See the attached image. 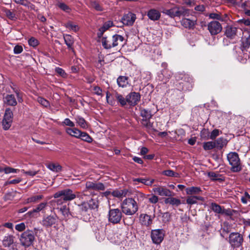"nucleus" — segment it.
Masks as SVG:
<instances>
[{
  "mask_svg": "<svg viewBox=\"0 0 250 250\" xmlns=\"http://www.w3.org/2000/svg\"><path fill=\"white\" fill-rule=\"evenodd\" d=\"M13 92L15 94H7L3 96V101L4 104L8 106H15L18 102L22 103V93L16 87H12Z\"/></svg>",
  "mask_w": 250,
  "mask_h": 250,
  "instance_id": "nucleus-1",
  "label": "nucleus"
},
{
  "mask_svg": "<svg viewBox=\"0 0 250 250\" xmlns=\"http://www.w3.org/2000/svg\"><path fill=\"white\" fill-rule=\"evenodd\" d=\"M53 197L54 198L58 199L55 201L58 205H61L64 202L70 201L76 198L75 193L69 188L57 191L54 194Z\"/></svg>",
  "mask_w": 250,
  "mask_h": 250,
  "instance_id": "nucleus-2",
  "label": "nucleus"
},
{
  "mask_svg": "<svg viewBox=\"0 0 250 250\" xmlns=\"http://www.w3.org/2000/svg\"><path fill=\"white\" fill-rule=\"evenodd\" d=\"M121 208L122 212L127 215L134 214L138 209L137 202L132 198L125 199L121 204Z\"/></svg>",
  "mask_w": 250,
  "mask_h": 250,
  "instance_id": "nucleus-3",
  "label": "nucleus"
},
{
  "mask_svg": "<svg viewBox=\"0 0 250 250\" xmlns=\"http://www.w3.org/2000/svg\"><path fill=\"white\" fill-rule=\"evenodd\" d=\"M162 12L171 18L185 16L189 14L188 10L184 7L174 6L169 9L163 8Z\"/></svg>",
  "mask_w": 250,
  "mask_h": 250,
  "instance_id": "nucleus-4",
  "label": "nucleus"
},
{
  "mask_svg": "<svg viewBox=\"0 0 250 250\" xmlns=\"http://www.w3.org/2000/svg\"><path fill=\"white\" fill-rule=\"evenodd\" d=\"M35 239V237L33 231L29 229L22 232L20 236V243L25 247H29L31 246Z\"/></svg>",
  "mask_w": 250,
  "mask_h": 250,
  "instance_id": "nucleus-5",
  "label": "nucleus"
},
{
  "mask_svg": "<svg viewBox=\"0 0 250 250\" xmlns=\"http://www.w3.org/2000/svg\"><path fill=\"white\" fill-rule=\"evenodd\" d=\"M229 164L231 166V170L233 172H238L241 170L240 159L236 152H230L227 155Z\"/></svg>",
  "mask_w": 250,
  "mask_h": 250,
  "instance_id": "nucleus-6",
  "label": "nucleus"
},
{
  "mask_svg": "<svg viewBox=\"0 0 250 250\" xmlns=\"http://www.w3.org/2000/svg\"><path fill=\"white\" fill-rule=\"evenodd\" d=\"M122 212L119 208L110 209L108 214L109 222L114 224L119 223L122 218Z\"/></svg>",
  "mask_w": 250,
  "mask_h": 250,
  "instance_id": "nucleus-7",
  "label": "nucleus"
},
{
  "mask_svg": "<svg viewBox=\"0 0 250 250\" xmlns=\"http://www.w3.org/2000/svg\"><path fill=\"white\" fill-rule=\"evenodd\" d=\"M243 239L242 236L238 232H232L229 236V242L231 247L238 248L241 246Z\"/></svg>",
  "mask_w": 250,
  "mask_h": 250,
  "instance_id": "nucleus-8",
  "label": "nucleus"
},
{
  "mask_svg": "<svg viewBox=\"0 0 250 250\" xmlns=\"http://www.w3.org/2000/svg\"><path fill=\"white\" fill-rule=\"evenodd\" d=\"M153 188L152 191L155 194L161 196L170 197L173 195V192L170 189L164 186H154Z\"/></svg>",
  "mask_w": 250,
  "mask_h": 250,
  "instance_id": "nucleus-9",
  "label": "nucleus"
},
{
  "mask_svg": "<svg viewBox=\"0 0 250 250\" xmlns=\"http://www.w3.org/2000/svg\"><path fill=\"white\" fill-rule=\"evenodd\" d=\"M164 231L162 229H156L151 230V237L153 242L159 244L164 239Z\"/></svg>",
  "mask_w": 250,
  "mask_h": 250,
  "instance_id": "nucleus-10",
  "label": "nucleus"
},
{
  "mask_svg": "<svg viewBox=\"0 0 250 250\" xmlns=\"http://www.w3.org/2000/svg\"><path fill=\"white\" fill-rule=\"evenodd\" d=\"M181 80L180 84H182L183 90H190L192 88V79L188 74L182 75Z\"/></svg>",
  "mask_w": 250,
  "mask_h": 250,
  "instance_id": "nucleus-11",
  "label": "nucleus"
},
{
  "mask_svg": "<svg viewBox=\"0 0 250 250\" xmlns=\"http://www.w3.org/2000/svg\"><path fill=\"white\" fill-rule=\"evenodd\" d=\"M208 30L212 35L219 33L222 29L221 24L217 21H212L208 24Z\"/></svg>",
  "mask_w": 250,
  "mask_h": 250,
  "instance_id": "nucleus-12",
  "label": "nucleus"
},
{
  "mask_svg": "<svg viewBox=\"0 0 250 250\" xmlns=\"http://www.w3.org/2000/svg\"><path fill=\"white\" fill-rule=\"evenodd\" d=\"M105 189L104 185L102 183H96L88 181L85 184V189L87 192L88 190H104Z\"/></svg>",
  "mask_w": 250,
  "mask_h": 250,
  "instance_id": "nucleus-13",
  "label": "nucleus"
},
{
  "mask_svg": "<svg viewBox=\"0 0 250 250\" xmlns=\"http://www.w3.org/2000/svg\"><path fill=\"white\" fill-rule=\"evenodd\" d=\"M127 103L131 106L136 105L140 100L141 96L138 92H132L126 95Z\"/></svg>",
  "mask_w": 250,
  "mask_h": 250,
  "instance_id": "nucleus-14",
  "label": "nucleus"
},
{
  "mask_svg": "<svg viewBox=\"0 0 250 250\" xmlns=\"http://www.w3.org/2000/svg\"><path fill=\"white\" fill-rule=\"evenodd\" d=\"M136 19V15L129 12L125 14L122 18V22L124 25L126 26H132Z\"/></svg>",
  "mask_w": 250,
  "mask_h": 250,
  "instance_id": "nucleus-15",
  "label": "nucleus"
},
{
  "mask_svg": "<svg viewBox=\"0 0 250 250\" xmlns=\"http://www.w3.org/2000/svg\"><path fill=\"white\" fill-rule=\"evenodd\" d=\"M57 221L56 215H49L43 218L42 225L45 227H51L56 224Z\"/></svg>",
  "mask_w": 250,
  "mask_h": 250,
  "instance_id": "nucleus-16",
  "label": "nucleus"
},
{
  "mask_svg": "<svg viewBox=\"0 0 250 250\" xmlns=\"http://www.w3.org/2000/svg\"><path fill=\"white\" fill-rule=\"evenodd\" d=\"M147 16L150 20L155 21L159 20L161 13L155 9H151L148 11Z\"/></svg>",
  "mask_w": 250,
  "mask_h": 250,
  "instance_id": "nucleus-17",
  "label": "nucleus"
},
{
  "mask_svg": "<svg viewBox=\"0 0 250 250\" xmlns=\"http://www.w3.org/2000/svg\"><path fill=\"white\" fill-rule=\"evenodd\" d=\"M215 144V148L218 150H221L224 146H226L228 144L227 139L220 137L214 141Z\"/></svg>",
  "mask_w": 250,
  "mask_h": 250,
  "instance_id": "nucleus-18",
  "label": "nucleus"
},
{
  "mask_svg": "<svg viewBox=\"0 0 250 250\" xmlns=\"http://www.w3.org/2000/svg\"><path fill=\"white\" fill-rule=\"evenodd\" d=\"M209 17L210 19L217 20L221 21L226 22L229 20V17L227 14L222 15L220 13H210L209 15Z\"/></svg>",
  "mask_w": 250,
  "mask_h": 250,
  "instance_id": "nucleus-19",
  "label": "nucleus"
},
{
  "mask_svg": "<svg viewBox=\"0 0 250 250\" xmlns=\"http://www.w3.org/2000/svg\"><path fill=\"white\" fill-rule=\"evenodd\" d=\"M113 26V23L111 21H108L105 22L103 26L99 29V32L98 33V37H101L105 31Z\"/></svg>",
  "mask_w": 250,
  "mask_h": 250,
  "instance_id": "nucleus-20",
  "label": "nucleus"
},
{
  "mask_svg": "<svg viewBox=\"0 0 250 250\" xmlns=\"http://www.w3.org/2000/svg\"><path fill=\"white\" fill-rule=\"evenodd\" d=\"M197 201H204V198L201 196L191 195L188 196L186 200L187 203L190 205L197 204Z\"/></svg>",
  "mask_w": 250,
  "mask_h": 250,
  "instance_id": "nucleus-21",
  "label": "nucleus"
},
{
  "mask_svg": "<svg viewBox=\"0 0 250 250\" xmlns=\"http://www.w3.org/2000/svg\"><path fill=\"white\" fill-rule=\"evenodd\" d=\"M140 219L142 224L146 226H149L152 222L150 216L146 214H141Z\"/></svg>",
  "mask_w": 250,
  "mask_h": 250,
  "instance_id": "nucleus-22",
  "label": "nucleus"
},
{
  "mask_svg": "<svg viewBox=\"0 0 250 250\" xmlns=\"http://www.w3.org/2000/svg\"><path fill=\"white\" fill-rule=\"evenodd\" d=\"M237 28L232 26H228L226 27L225 35L228 38L232 39L236 36Z\"/></svg>",
  "mask_w": 250,
  "mask_h": 250,
  "instance_id": "nucleus-23",
  "label": "nucleus"
},
{
  "mask_svg": "<svg viewBox=\"0 0 250 250\" xmlns=\"http://www.w3.org/2000/svg\"><path fill=\"white\" fill-rule=\"evenodd\" d=\"M65 131L68 135L77 138H79L82 132L76 128L70 127L66 128Z\"/></svg>",
  "mask_w": 250,
  "mask_h": 250,
  "instance_id": "nucleus-24",
  "label": "nucleus"
},
{
  "mask_svg": "<svg viewBox=\"0 0 250 250\" xmlns=\"http://www.w3.org/2000/svg\"><path fill=\"white\" fill-rule=\"evenodd\" d=\"M164 202L166 204H169L172 206H176L177 207L181 204V202L180 199L171 196L165 198Z\"/></svg>",
  "mask_w": 250,
  "mask_h": 250,
  "instance_id": "nucleus-25",
  "label": "nucleus"
},
{
  "mask_svg": "<svg viewBox=\"0 0 250 250\" xmlns=\"http://www.w3.org/2000/svg\"><path fill=\"white\" fill-rule=\"evenodd\" d=\"M127 193L126 189H116L112 191L111 195L119 199H122L125 197Z\"/></svg>",
  "mask_w": 250,
  "mask_h": 250,
  "instance_id": "nucleus-26",
  "label": "nucleus"
},
{
  "mask_svg": "<svg viewBox=\"0 0 250 250\" xmlns=\"http://www.w3.org/2000/svg\"><path fill=\"white\" fill-rule=\"evenodd\" d=\"M46 167L51 171L56 173L62 170V167L58 163H50L46 165Z\"/></svg>",
  "mask_w": 250,
  "mask_h": 250,
  "instance_id": "nucleus-27",
  "label": "nucleus"
},
{
  "mask_svg": "<svg viewBox=\"0 0 250 250\" xmlns=\"http://www.w3.org/2000/svg\"><path fill=\"white\" fill-rule=\"evenodd\" d=\"M124 40V37L120 35L116 34L112 36V46L114 47L121 43H122Z\"/></svg>",
  "mask_w": 250,
  "mask_h": 250,
  "instance_id": "nucleus-28",
  "label": "nucleus"
},
{
  "mask_svg": "<svg viewBox=\"0 0 250 250\" xmlns=\"http://www.w3.org/2000/svg\"><path fill=\"white\" fill-rule=\"evenodd\" d=\"M133 181L138 182L139 183H141L143 184L144 185L147 186H151L154 182V179H149V178H135L133 180Z\"/></svg>",
  "mask_w": 250,
  "mask_h": 250,
  "instance_id": "nucleus-29",
  "label": "nucleus"
},
{
  "mask_svg": "<svg viewBox=\"0 0 250 250\" xmlns=\"http://www.w3.org/2000/svg\"><path fill=\"white\" fill-rule=\"evenodd\" d=\"M181 24L185 28H191L195 24V21L189 19L184 18L181 21Z\"/></svg>",
  "mask_w": 250,
  "mask_h": 250,
  "instance_id": "nucleus-30",
  "label": "nucleus"
},
{
  "mask_svg": "<svg viewBox=\"0 0 250 250\" xmlns=\"http://www.w3.org/2000/svg\"><path fill=\"white\" fill-rule=\"evenodd\" d=\"M14 242V236L8 234L5 236L2 240V245L5 247H10Z\"/></svg>",
  "mask_w": 250,
  "mask_h": 250,
  "instance_id": "nucleus-31",
  "label": "nucleus"
},
{
  "mask_svg": "<svg viewBox=\"0 0 250 250\" xmlns=\"http://www.w3.org/2000/svg\"><path fill=\"white\" fill-rule=\"evenodd\" d=\"M208 175L210 179L212 181L222 182L224 180V178L222 176V175L214 172H209Z\"/></svg>",
  "mask_w": 250,
  "mask_h": 250,
  "instance_id": "nucleus-32",
  "label": "nucleus"
},
{
  "mask_svg": "<svg viewBox=\"0 0 250 250\" xmlns=\"http://www.w3.org/2000/svg\"><path fill=\"white\" fill-rule=\"evenodd\" d=\"M187 194L192 195L199 193L202 191L200 188L197 187H191L186 189Z\"/></svg>",
  "mask_w": 250,
  "mask_h": 250,
  "instance_id": "nucleus-33",
  "label": "nucleus"
},
{
  "mask_svg": "<svg viewBox=\"0 0 250 250\" xmlns=\"http://www.w3.org/2000/svg\"><path fill=\"white\" fill-rule=\"evenodd\" d=\"M57 209L61 213L62 215L63 218H67L69 217L70 215L69 208L66 206H62L61 208H57Z\"/></svg>",
  "mask_w": 250,
  "mask_h": 250,
  "instance_id": "nucleus-34",
  "label": "nucleus"
},
{
  "mask_svg": "<svg viewBox=\"0 0 250 250\" xmlns=\"http://www.w3.org/2000/svg\"><path fill=\"white\" fill-rule=\"evenodd\" d=\"M141 124L148 132L153 129V123L149 121V119H143L141 121Z\"/></svg>",
  "mask_w": 250,
  "mask_h": 250,
  "instance_id": "nucleus-35",
  "label": "nucleus"
},
{
  "mask_svg": "<svg viewBox=\"0 0 250 250\" xmlns=\"http://www.w3.org/2000/svg\"><path fill=\"white\" fill-rule=\"evenodd\" d=\"M63 39L68 48L72 49V46L74 42L73 38L70 35L65 34L63 35Z\"/></svg>",
  "mask_w": 250,
  "mask_h": 250,
  "instance_id": "nucleus-36",
  "label": "nucleus"
},
{
  "mask_svg": "<svg viewBox=\"0 0 250 250\" xmlns=\"http://www.w3.org/2000/svg\"><path fill=\"white\" fill-rule=\"evenodd\" d=\"M43 196L42 195H34L27 198L25 201V204L29 203H35L41 200L43 198Z\"/></svg>",
  "mask_w": 250,
  "mask_h": 250,
  "instance_id": "nucleus-37",
  "label": "nucleus"
},
{
  "mask_svg": "<svg viewBox=\"0 0 250 250\" xmlns=\"http://www.w3.org/2000/svg\"><path fill=\"white\" fill-rule=\"evenodd\" d=\"M76 123L78 125L83 128H87L88 127V124L84 119L81 116H77L75 118Z\"/></svg>",
  "mask_w": 250,
  "mask_h": 250,
  "instance_id": "nucleus-38",
  "label": "nucleus"
},
{
  "mask_svg": "<svg viewBox=\"0 0 250 250\" xmlns=\"http://www.w3.org/2000/svg\"><path fill=\"white\" fill-rule=\"evenodd\" d=\"M211 208L213 211L219 214H224L225 212L224 208H223L220 205L215 203H211Z\"/></svg>",
  "mask_w": 250,
  "mask_h": 250,
  "instance_id": "nucleus-39",
  "label": "nucleus"
},
{
  "mask_svg": "<svg viewBox=\"0 0 250 250\" xmlns=\"http://www.w3.org/2000/svg\"><path fill=\"white\" fill-rule=\"evenodd\" d=\"M128 77L125 76H120L117 80V83L120 87H126L128 84Z\"/></svg>",
  "mask_w": 250,
  "mask_h": 250,
  "instance_id": "nucleus-40",
  "label": "nucleus"
},
{
  "mask_svg": "<svg viewBox=\"0 0 250 250\" xmlns=\"http://www.w3.org/2000/svg\"><path fill=\"white\" fill-rule=\"evenodd\" d=\"M115 97L122 106L125 105L127 103L126 97L125 98L121 94L116 92L115 93Z\"/></svg>",
  "mask_w": 250,
  "mask_h": 250,
  "instance_id": "nucleus-41",
  "label": "nucleus"
},
{
  "mask_svg": "<svg viewBox=\"0 0 250 250\" xmlns=\"http://www.w3.org/2000/svg\"><path fill=\"white\" fill-rule=\"evenodd\" d=\"M102 43L105 49H110L113 47L112 46V39L107 40L106 37H103L102 39Z\"/></svg>",
  "mask_w": 250,
  "mask_h": 250,
  "instance_id": "nucleus-42",
  "label": "nucleus"
},
{
  "mask_svg": "<svg viewBox=\"0 0 250 250\" xmlns=\"http://www.w3.org/2000/svg\"><path fill=\"white\" fill-rule=\"evenodd\" d=\"M79 138L87 143H91L93 139L86 132H81Z\"/></svg>",
  "mask_w": 250,
  "mask_h": 250,
  "instance_id": "nucleus-43",
  "label": "nucleus"
},
{
  "mask_svg": "<svg viewBox=\"0 0 250 250\" xmlns=\"http://www.w3.org/2000/svg\"><path fill=\"white\" fill-rule=\"evenodd\" d=\"M140 114L143 119H150L152 117L150 111L146 109H141Z\"/></svg>",
  "mask_w": 250,
  "mask_h": 250,
  "instance_id": "nucleus-44",
  "label": "nucleus"
},
{
  "mask_svg": "<svg viewBox=\"0 0 250 250\" xmlns=\"http://www.w3.org/2000/svg\"><path fill=\"white\" fill-rule=\"evenodd\" d=\"M65 27L68 29L75 32H77L79 29L78 25L77 24H74L71 21H69L66 23L65 24Z\"/></svg>",
  "mask_w": 250,
  "mask_h": 250,
  "instance_id": "nucleus-45",
  "label": "nucleus"
},
{
  "mask_svg": "<svg viewBox=\"0 0 250 250\" xmlns=\"http://www.w3.org/2000/svg\"><path fill=\"white\" fill-rule=\"evenodd\" d=\"M47 204V202L41 203L39 204L35 208L33 209L32 211L29 212V213H31L32 212H39L41 211H42L46 208Z\"/></svg>",
  "mask_w": 250,
  "mask_h": 250,
  "instance_id": "nucleus-46",
  "label": "nucleus"
},
{
  "mask_svg": "<svg viewBox=\"0 0 250 250\" xmlns=\"http://www.w3.org/2000/svg\"><path fill=\"white\" fill-rule=\"evenodd\" d=\"M203 148L205 150H208L215 148V144L214 141H208L203 143Z\"/></svg>",
  "mask_w": 250,
  "mask_h": 250,
  "instance_id": "nucleus-47",
  "label": "nucleus"
},
{
  "mask_svg": "<svg viewBox=\"0 0 250 250\" xmlns=\"http://www.w3.org/2000/svg\"><path fill=\"white\" fill-rule=\"evenodd\" d=\"M87 203L90 209H95L98 208V202L96 199H91Z\"/></svg>",
  "mask_w": 250,
  "mask_h": 250,
  "instance_id": "nucleus-48",
  "label": "nucleus"
},
{
  "mask_svg": "<svg viewBox=\"0 0 250 250\" xmlns=\"http://www.w3.org/2000/svg\"><path fill=\"white\" fill-rule=\"evenodd\" d=\"M3 119L12 122L13 112L10 109H6Z\"/></svg>",
  "mask_w": 250,
  "mask_h": 250,
  "instance_id": "nucleus-49",
  "label": "nucleus"
},
{
  "mask_svg": "<svg viewBox=\"0 0 250 250\" xmlns=\"http://www.w3.org/2000/svg\"><path fill=\"white\" fill-rule=\"evenodd\" d=\"M4 12L6 17L10 20L15 21L17 19L15 13L11 11L10 10L5 9Z\"/></svg>",
  "mask_w": 250,
  "mask_h": 250,
  "instance_id": "nucleus-50",
  "label": "nucleus"
},
{
  "mask_svg": "<svg viewBox=\"0 0 250 250\" xmlns=\"http://www.w3.org/2000/svg\"><path fill=\"white\" fill-rule=\"evenodd\" d=\"M162 174L164 175L169 177H178V173H175L173 170L170 169L163 171Z\"/></svg>",
  "mask_w": 250,
  "mask_h": 250,
  "instance_id": "nucleus-51",
  "label": "nucleus"
},
{
  "mask_svg": "<svg viewBox=\"0 0 250 250\" xmlns=\"http://www.w3.org/2000/svg\"><path fill=\"white\" fill-rule=\"evenodd\" d=\"M37 101L44 107H47L50 105L49 102L42 97H39Z\"/></svg>",
  "mask_w": 250,
  "mask_h": 250,
  "instance_id": "nucleus-52",
  "label": "nucleus"
},
{
  "mask_svg": "<svg viewBox=\"0 0 250 250\" xmlns=\"http://www.w3.org/2000/svg\"><path fill=\"white\" fill-rule=\"evenodd\" d=\"M57 6L62 10L65 12H69L70 11V8L66 4L63 2H58Z\"/></svg>",
  "mask_w": 250,
  "mask_h": 250,
  "instance_id": "nucleus-53",
  "label": "nucleus"
},
{
  "mask_svg": "<svg viewBox=\"0 0 250 250\" xmlns=\"http://www.w3.org/2000/svg\"><path fill=\"white\" fill-rule=\"evenodd\" d=\"M241 202L245 204H247L248 201H250V195L248 192H245L241 198Z\"/></svg>",
  "mask_w": 250,
  "mask_h": 250,
  "instance_id": "nucleus-54",
  "label": "nucleus"
},
{
  "mask_svg": "<svg viewBox=\"0 0 250 250\" xmlns=\"http://www.w3.org/2000/svg\"><path fill=\"white\" fill-rule=\"evenodd\" d=\"M28 44L30 46L35 47L38 45L39 42L35 38L31 37L28 40Z\"/></svg>",
  "mask_w": 250,
  "mask_h": 250,
  "instance_id": "nucleus-55",
  "label": "nucleus"
},
{
  "mask_svg": "<svg viewBox=\"0 0 250 250\" xmlns=\"http://www.w3.org/2000/svg\"><path fill=\"white\" fill-rule=\"evenodd\" d=\"M62 125L68 126L71 127H73L75 126V124L71 121L69 118H65L62 122Z\"/></svg>",
  "mask_w": 250,
  "mask_h": 250,
  "instance_id": "nucleus-56",
  "label": "nucleus"
},
{
  "mask_svg": "<svg viewBox=\"0 0 250 250\" xmlns=\"http://www.w3.org/2000/svg\"><path fill=\"white\" fill-rule=\"evenodd\" d=\"M78 206L80 209L83 211L86 212L89 209H90V208L88 207V204L87 202H83L81 205H79Z\"/></svg>",
  "mask_w": 250,
  "mask_h": 250,
  "instance_id": "nucleus-57",
  "label": "nucleus"
},
{
  "mask_svg": "<svg viewBox=\"0 0 250 250\" xmlns=\"http://www.w3.org/2000/svg\"><path fill=\"white\" fill-rule=\"evenodd\" d=\"M55 72L57 73L62 78H66L67 74L65 72L64 70L60 67H56L55 68Z\"/></svg>",
  "mask_w": 250,
  "mask_h": 250,
  "instance_id": "nucleus-58",
  "label": "nucleus"
},
{
  "mask_svg": "<svg viewBox=\"0 0 250 250\" xmlns=\"http://www.w3.org/2000/svg\"><path fill=\"white\" fill-rule=\"evenodd\" d=\"M91 5L97 11H102L103 10L102 6L96 1L92 2Z\"/></svg>",
  "mask_w": 250,
  "mask_h": 250,
  "instance_id": "nucleus-59",
  "label": "nucleus"
},
{
  "mask_svg": "<svg viewBox=\"0 0 250 250\" xmlns=\"http://www.w3.org/2000/svg\"><path fill=\"white\" fill-rule=\"evenodd\" d=\"M220 131L219 129H215L210 133L209 139L213 140L216 137L219 135Z\"/></svg>",
  "mask_w": 250,
  "mask_h": 250,
  "instance_id": "nucleus-60",
  "label": "nucleus"
},
{
  "mask_svg": "<svg viewBox=\"0 0 250 250\" xmlns=\"http://www.w3.org/2000/svg\"><path fill=\"white\" fill-rule=\"evenodd\" d=\"M12 123V122H11L9 120L8 121L6 119H3L2 125H3V129L4 130L8 129L10 128V127L11 126Z\"/></svg>",
  "mask_w": 250,
  "mask_h": 250,
  "instance_id": "nucleus-61",
  "label": "nucleus"
},
{
  "mask_svg": "<svg viewBox=\"0 0 250 250\" xmlns=\"http://www.w3.org/2000/svg\"><path fill=\"white\" fill-rule=\"evenodd\" d=\"M75 195L76 196V198L77 197L80 199L83 200L84 199V197L87 195L86 193V190H83V192H77L75 193Z\"/></svg>",
  "mask_w": 250,
  "mask_h": 250,
  "instance_id": "nucleus-62",
  "label": "nucleus"
},
{
  "mask_svg": "<svg viewBox=\"0 0 250 250\" xmlns=\"http://www.w3.org/2000/svg\"><path fill=\"white\" fill-rule=\"evenodd\" d=\"M93 91L95 94H96L98 96H103V90L100 87L98 86H94Z\"/></svg>",
  "mask_w": 250,
  "mask_h": 250,
  "instance_id": "nucleus-63",
  "label": "nucleus"
},
{
  "mask_svg": "<svg viewBox=\"0 0 250 250\" xmlns=\"http://www.w3.org/2000/svg\"><path fill=\"white\" fill-rule=\"evenodd\" d=\"M25 229V225L24 223H21L16 225L15 229L19 231H22Z\"/></svg>",
  "mask_w": 250,
  "mask_h": 250,
  "instance_id": "nucleus-64",
  "label": "nucleus"
}]
</instances>
